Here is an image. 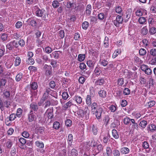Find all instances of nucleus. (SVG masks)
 <instances>
[{
  "instance_id": "obj_1",
  "label": "nucleus",
  "mask_w": 156,
  "mask_h": 156,
  "mask_svg": "<svg viewBox=\"0 0 156 156\" xmlns=\"http://www.w3.org/2000/svg\"><path fill=\"white\" fill-rule=\"evenodd\" d=\"M90 112L87 107H85L84 109L80 108L77 111V114L80 117L88 119L89 118Z\"/></svg>"
},
{
  "instance_id": "obj_2",
  "label": "nucleus",
  "mask_w": 156,
  "mask_h": 156,
  "mask_svg": "<svg viewBox=\"0 0 156 156\" xmlns=\"http://www.w3.org/2000/svg\"><path fill=\"white\" fill-rule=\"evenodd\" d=\"M18 46L17 42L15 40L10 42L6 45L7 49L11 51H13L15 48H17Z\"/></svg>"
},
{
  "instance_id": "obj_3",
  "label": "nucleus",
  "mask_w": 156,
  "mask_h": 156,
  "mask_svg": "<svg viewBox=\"0 0 156 156\" xmlns=\"http://www.w3.org/2000/svg\"><path fill=\"white\" fill-rule=\"evenodd\" d=\"M34 8L35 9V14L37 16L44 18L45 16V10L44 9H41L36 6H35Z\"/></svg>"
},
{
  "instance_id": "obj_4",
  "label": "nucleus",
  "mask_w": 156,
  "mask_h": 156,
  "mask_svg": "<svg viewBox=\"0 0 156 156\" xmlns=\"http://www.w3.org/2000/svg\"><path fill=\"white\" fill-rule=\"evenodd\" d=\"M136 15L138 16H141L147 15V11L143 8H138L135 9Z\"/></svg>"
},
{
  "instance_id": "obj_5",
  "label": "nucleus",
  "mask_w": 156,
  "mask_h": 156,
  "mask_svg": "<svg viewBox=\"0 0 156 156\" xmlns=\"http://www.w3.org/2000/svg\"><path fill=\"white\" fill-rule=\"evenodd\" d=\"M123 20V18L121 16L118 15L116 16V19L113 21V22L115 26L119 27V26L120 24L122 23Z\"/></svg>"
},
{
  "instance_id": "obj_6",
  "label": "nucleus",
  "mask_w": 156,
  "mask_h": 156,
  "mask_svg": "<svg viewBox=\"0 0 156 156\" xmlns=\"http://www.w3.org/2000/svg\"><path fill=\"white\" fill-rule=\"evenodd\" d=\"M44 69L46 76H49L51 75L52 71V67L51 66L45 64L44 65Z\"/></svg>"
},
{
  "instance_id": "obj_7",
  "label": "nucleus",
  "mask_w": 156,
  "mask_h": 156,
  "mask_svg": "<svg viewBox=\"0 0 156 156\" xmlns=\"http://www.w3.org/2000/svg\"><path fill=\"white\" fill-rule=\"evenodd\" d=\"M10 105V101L6 100L3 102L0 99V108L2 111L4 110V107L9 108Z\"/></svg>"
},
{
  "instance_id": "obj_8",
  "label": "nucleus",
  "mask_w": 156,
  "mask_h": 156,
  "mask_svg": "<svg viewBox=\"0 0 156 156\" xmlns=\"http://www.w3.org/2000/svg\"><path fill=\"white\" fill-rule=\"evenodd\" d=\"M35 113V112L30 111L28 114V119L29 122H33L36 119V117Z\"/></svg>"
},
{
  "instance_id": "obj_9",
  "label": "nucleus",
  "mask_w": 156,
  "mask_h": 156,
  "mask_svg": "<svg viewBox=\"0 0 156 156\" xmlns=\"http://www.w3.org/2000/svg\"><path fill=\"white\" fill-rule=\"evenodd\" d=\"M30 111H32L33 112H37L39 109L38 106L37 104L35 102H32L31 103L30 105Z\"/></svg>"
},
{
  "instance_id": "obj_10",
  "label": "nucleus",
  "mask_w": 156,
  "mask_h": 156,
  "mask_svg": "<svg viewBox=\"0 0 156 156\" xmlns=\"http://www.w3.org/2000/svg\"><path fill=\"white\" fill-rule=\"evenodd\" d=\"M53 108H51L48 109L46 111L45 114L48 119H51L53 118Z\"/></svg>"
},
{
  "instance_id": "obj_11",
  "label": "nucleus",
  "mask_w": 156,
  "mask_h": 156,
  "mask_svg": "<svg viewBox=\"0 0 156 156\" xmlns=\"http://www.w3.org/2000/svg\"><path fill=\"white\" fill-rule=\"evenodd\" d=\"M91 106V111L93 114H94L95 112L98 109L97 104L95 102H93L90 105Z\"/></svg>"
},
{
  "instance_id": "obj_12",
  "label": "nucleus",
  "mask_w": 156,
  "mask_h": 156,
  "mask_svg": "<svg viewBox=\"0 0 156 156\" xmlns=\"http://www.w3.org/2000/svg\"><path fill=\"white\" fill-rule=\"evenodd\" d=\"M101 73V71L100 67H97L95 68L93 73V76L95 77H98L100 76Z\"/></svg>"
},
{
  "instance_id": "obj_13",
  "label": "nucleus",
  "mask_w": 156,
  "mask_h": 156,
  "mask_svg": "<svg viewBox=\"0 0 156 156\" xmlns=\"http://www.w3.org/2000/svg\"><path fill=\"white\" fill-rule=\"evenodd\" d=\"M102 111V108L101 107H99L98 110L95 112L94 114H95L96 117L97 119H101Z\"/></svg>"
},
{
  "instance_id": "obj_14",
  "label": "nucleus",
  "mask_w": 156,
  "mask_h": 156,
  "mask_svg": "<svg viewBox=\"0 0 156 156\" xmlns=\"http://www.w3.org/2000/svg\"><path fill=\"white\" fill-rule=\"evenodd\" d=\"M105 81L103 78H98L95 82V84L96 85H102L105 84Z\"/></svg>"
},
{
  "instance_id": "obj_15",
  "label": "nucleus",
  "mask_w": 156,
  "mask_h": 156,
  "mask_svg": "<svg viewBox=\"0 0 156 156\" xmlns=\"http://www.w3.org/2000/svg\"><path fill=\"white\" fill-rule=\"evenodd\" d=\"M72 101L70 100L65 104L63 106V108L65 110H69L71 106L73 105Z\"/></svg>"
},
{
  "instance_id": "obj_16",
  "label": "nucleus",
  "mask_w": 156,
  "mask_h": 156,
  "mask_svg": "<svg viewBox=\"0 0 156 156\" xmlns=\"http://www.w3.org/2000/svg\"><path fill=\"white\" fill-rule=\"evenodd\" d=\"M147 130L148 132H154L156 130V126L153 124H149L147 127Z\"/></svg>"
},
{
  "instance_id": "obj_17",
  "label": "nucleus",
  "mask_w": 156,
  "mask_h": 156,
  "mask_svg": "<svg viewBox=\"0 0 156 156\" xmlns=\"http://www.w3.org/2000/svg\"><path fill=\"white\" fill-rule=\"evenodd\" d=\"M73 99L78 104H81L82 102V98L78 95H75Z\"/></svg>"
},
{
  "instance_id": "obj_18",
  "label": "nucleus",
  "mask_w": 156,
  "mask_h": 156,
  "mask_svg": "<svg viewBox=\"0 0 156 156\" xmlns=\"http://www.w3.org/2000/svg\"><path fill=\"white\" fill-rule=\"evenodd\" d=\"M8 38V35L6 33H1L0 34V40L2 41H6Z\"/></svg>"
},
{
  "instance_id": "obj_19",
  "label": "nucleus",
  "mask_w": 156,
  "mask_h": 156,
  "mask_svg": "<svg viewBox=\"0 0 156 156\" xmlns=\"http://www.w3.org/2000/svg\"><path fill=\"white\" fill-rule=\"evenodd\" d=\"M44 130V128L43 127H37L35 129V133L37 134H42Z\"/></svg>"
},
{
  "instance_id": "obj_20",
  "label": "nucleus",
  "mask_w": 156,
  "mask_h": 156,
  "mask_svg": "<svg viewBox=\"0 0 156 156\" xmlns=\"http://www.w3.org/2000/svg\"><path fill=\"white\" fill-rule=\"evenodd\" d=\"M98 94L100 97L104 98L106 96L107 93L105 90H101L98 91Z\"/></svg>"
},
{
  "instance_id": "obj_21",
  "label": "nucleus",
  "mask_w": 156,
  "mask_h": 156,
  "mask_svg": "<svg viewBox=\"0 0 156 156\" xmlns=\"http://www.w3.org/2000/svg\"><path fill=\"white\" fill-rule=\"evenodd\" d=\"M69 156H78L77 151L75 149H73L68 153Z\"/></svg>"
},
{
  "instance_id": "obj_22",
  "label": "nucleus",
  "mask_w": 156,
  "mask_h": 156,
  "mask_svg": "<svg viewBox=\"0 0 156 156\" xmlns=\"http://www.w3.org/2000/svg\"><path fill=\"white\" fill-rule=\"evenodd\" d=\"M130 150L127 147H123L120 149V151L121 153L124 154H126L129 152Z\"/></svg>"
},
{
  "instance_id": "obj_23",
  "label": "nucleus",
  "mask_w": 156,
  "mask_h": 156,
  "mask_svg": "<svg viewBox=\"0 0 156 156\" xmlns=\"http://www.w3.org/2000/svg\"><path fill=\"white\" fill-rule=\"evenodd\" d=\"M60 52L59 51H55L53 52L50 55L51 58L53 57L55 59H57L59 57V54L58 52Z\"/></svg>"
},
{
  "instance_id": "obj_24",
  "label": "nucleus",
  "mask_w": 156,
  "mask_h": 156,
  "mask_svg": "<svg viewBox=\"0 0 156 156\" xmlns=\"http://www.w3.org/2000/svg\"><path fill=\"white\" fill-rule=\"evenodd\" d=\"M148 33V30L146 26L143 27L140 31V33L143 35H146Z\"/></svg>"
},
{
  "instance_id": "obj_25",
  "label": "nucleus",
  "mask_w": 156,
  "mask_h": 156,
  "mask_svg": "<svg viewBox=\"0 0 156 156\" xmlns=\"http://www.w3.org/2000/svg\"><path fill=\"white\" fill-rule=\"evenodd\" d=\"M112 134L113 137L115 139H118L119 138V136L118 133L116 129L112 130Z\"/></svg>"
},
{
  "instance_id": "obj_26",
  "label": "nucleus",
  "mask_w": 156,
  "mask_h": 156,
  "mask_svg": "<svg viewBox=\"0 0 156 156\" xmlns=\"http://www.w3.org/2000/svg\"><path fill=\"white\" fill-rule=\"evenodd\" d=\"M86 102L88 106H90L91 104V98L90 95H87L86 99Z\"/></svg>"
},
{
  "instance_id": "obj_27",
  "label": "nucleus",
  "mask_w": 156,
  "mask_h": 156,
  "mask_svg": "<svg viewBox=\"0 0 156 156\" xmlns=\"http://www.w3.org/2000/svg\"><path fill=\"white\" fill-rule=\"evenodd\" d=\"M35 145L40 148H42L44 147V144L42 141H37L35 143Z\"/></svg>"
},
{
  "instance_id": "obj_28",
  "label": "nucleus",
  "mask_w": 156,
  "mask_h": 156,
  "mask_svg": "<svg viewBox=\"0 0 156 156\" xmlns=\"http://www.w3.org/2000/svg\"><path fill=\"white\" fill-rule=\"evenodd\" d=\"M134 60L135 63L137 65H140L143 62V61L137 56L134 57Z\"/></svg>"
},
{
  "instance_id": "obj_29",
  "label": "nucleus",
  "mask_w": 156,
  "mask_h": 156,
  "mask_svg": "<svg viewBox=\"0 0 156 156\" xmlns=\"http://www.w3.org/2000/svg\"><path fill=\"white\" fill-rule=\"evenodd\" d=\"M91 5L90 4L87 5L86 7V14L89 16L90 15L91 13Z\"/></svg>"
},
{
  "instance_id": "obj_30",
  "label": "nucleus",
  "mask_w": 156,
  "mask_h": 156,
  "mask_svg": "<svg viewBox=\"0 0 156 156\" xmlns=\"http://www.w3.org/2000/svg\"><path fill=\"white\" fill-rule=\"evenodd\" d=\"M146 20L144 17H140L138 20V21L140 24H144L145 23Z\"/></svg>"
},
{
  "instance_id": "obj_31",
  "label": "nucleus",
  "mask_w": 156,
  "mask_h": 156,
  "mask_svg": "<svg viewBox=\"0 0 156 156\" xmlns=\"http://www.w3.org/2000/svg\"><path fill=\"white\" fill-rule=\"evenodd\" d=\"M30 86L32 89L34 90L37 89L38 87L37 83L35 82H31Z\"/></svg>"
},
{
  "instance_id": "obj_32",
  "label": "nucleus",
  "mask_w": 156,
  "mask_h": 156,
  "mask_svg": "<svg viewBox=\"0 0 156 156\" xmlns=\"http://www.w3.org/2000/svg\"><path fill=\"white\" fill-rule=\"evenodd\" d=\"M132 11V9L130 8L128 9L127 10L126 12V17L127 20L129 19L130 17Z\"/></svg>"
},
{
  "instance_id": "obj_33",
  "label": "nucleus",
  "mask_w": 156,
  "mask_h": 156,
  "mask_svg": "<svg viewBox=\"0 0 156 156\" xmlns=\"http://www.w3.org/2000/svg\"><path fill=\"white\" fill-rule=\"evenodd\" d=\"M21 61L20 58L19 56H17L14 62V66H19Z\"/></svg>"
},
{
  "instance_id": "obj_34",
  "label": "nucleus",
  "mask_w": 156,
  "mask_h": 156,
  "mask_svg": "<svg viewBox=\"0 0 156 156\" xmlns=\"http://www.w3.org/2000/svg\"><path fill=\"white\" fill-rule=\"evenodd\" d=\"M95 62L94 61H92V60H89L87 62V66L91 68H93L94 64H95Z\"/></svg>"
},
{
  "instance_id": "obj_35",
  "label": "nucleus",
  "mask_w": 156,
  "mask_h": 156,
  "mask_svg": "<svg viewBox=\"0 0 156 156\" xmlns=\"http://www.w3.org/2000/svg\"><path fill=\"white\" fill-rule=\"evenodd\" d=\"M27 22H30V25L32 27L36 26L37 24V22L36 20L34 19L31 20L30 19H29L28 20Z\"/></svg>"
},
{
  "instance_id": "obj_36",
  "label": "nucleus",
  "mask_w": 156,
  "mask_h": 156,
  "mask_svg": "<svg viewBox=\"0 0 156 156\" xmlns=\"http://www.w3.org/2000/svg\"><path fill=\"white\" fill-rule=\"evenodd\" d=\"M91 128L93 134L95 135H96L98 133V129L97 127L93 125L91 126Z\"/></svg>"
},
{
  "instance_id": "obj_37",
  "label": "nucleus",
  "mask_w": 156,
  "mask_h": 156,
  "mask_svg": "<svg viewBox=\"0 0 156 156\" xmlns=\"http://www.w3.org/2000/svg\"><path fill=\"white\" fill-rule=\"evenodd\" d=\"M85 58V54H80L78 56V60L81 62L83 61Z\"/></svg>"
},
{
  "instance_id": "obj_38",
  "label": "nucleus",
  "mask_w": 156,
  "mask_h": 156,
  "mask_svg": "<svg viewBox=\"0 0 156 156\" xmlns=\"http://www.w3.org/2000/svg\"><path fill=\"white\" fill-rule=\"evenodd\" d=\"M60 3L57 0H54L52 3V5L54 8H56L58 7Z\"/></svg>"
},
{
  "instance_id": "obj_39",
  "label": "nucleus",
  "mask_w": 156,
  "mask_h": 156,
  "mask_svg": "<svg viewBox=\"0 0 156 156\" xmlns=\"http://www.w3.org/2000/svg\"><path fill=\"white\" fill-rule=\"evenodd\" d=\"M73 136L71 134L68 135V144L69 145H71L73 142Z\"/></svg>"
},
{
  "instance_id": "obj_40",
  "label": "nucleus",
  "mask_w": 156,
  "mask_h": 156,
  "mask_svg": "<svg viewBox=\"0 0 156 156\" xmlns=\"http://www.w3.org/2000/svg\"><path fill=\"white\" fill-rule=\"evenodd\" d=\"M23 74L21 73H19L17 74L16 77V81L18 82L22 78Z\"/></svg>"
},
{
  "instance_id": "obj_41",
  "label": "nucleus",
  "mask_w": 156,
  "mask_h": 156,
  "mask_svg": "<svg viewBox=\"0 0 156 156\" xmlns=\"http://www.w3.org/2000/svg\"><path fill=\"white\" fill-rule=\"evenodd\" d=\"M148 22L150 27H152L155 24V21L153 18H149L148 19Z\"/></svg>"
},
{
  "instance_id": "obj_42",
  "label": "nucleus",
  "mask_w": 156,
  "mask_h": 156,
  "mask_svg": "<svg viewBox=\"0 0 156 156\" xmlns=\"http://www.w3.org/2000/svg\"><path fill=\"white\" fill-rule=\"evenodd\" d=\"M0 46L2 48L0 49V57L4 55L5 51V47L0 43Z\"/></svg>"
},
{
  "instance_id": "obj_43",
  "label": "nucleus",
  "mask_w": 156,
  "mask_h": 156,
  "mask_svg": "<svg viewBox=\"0 0 156 156\" xmlns=\"http://www.w3.org/2000/svg\"><path fill=\"white\" fill-rule=\"evenodd\" d=\"M117 107L116 105H111L109 106L108 108L111 111V112H114L117 110Z\"/></svg>"
},
{
  "instance_id": "obj_44",
  "label": "nucleus",
  "mask_w": 156,
  "mask_h": 156,
  "mask_svg": "<svg viewBox=\"0 0 156 156\" xmlns=\"http://www.w3.org/2000/svg\"><path fill=\"white\" fill-rule=\"evenodd\" d=\"M22 112L23 110L21 108H18L16 111V115L19 118L22 115Z\"/></svg>"
},
{
  "instance_id": "obj_45",
  "label": "nucleus",
  "mask_w": 156,
  "mask_h": 156,
  "mask_svg": "<svg viewBox=\"0 0 156 156\" xmlns=\"http://www.w3.org/2000/svg\"><path fill=\"white\" fill-rule=\"evenodd\" d=\"M104 46L106 48L108 47L109 46L108 38L106 37L104 41Z\"/></svg>"
},
{
  "instance_id": "obj_46",
  "label": "nucleus",
  "mask_w": 156,
  "mask_h": 156,
  "mask_svg": "<svg viewBox=\"0 0 156 156\" xmlns=\"http://www.w3.org/2000/svg\"><path fill=\"white\" fill-rule=\"evenodd\" d=\"M110 136L108 134H107L104 136L103 138V141L105 143H107L108 142Z\"/></svg>"
},
{
  "instance_id": "obj_47",
  "label": "nucleus",
  "mask_w": 156,
  "mask_h": 156,
  "mask_svg": "<svg viewBox=\"0 0 156 156\" xmlns=\"http://www.w3.org/2000/svg\"><path fill=\"white\" fill-rule=\"evenodd\" d=\"M149 32L151 34H154L156 33V28L155 27H151L149 29Z\"/></svg>"
},
{
  "instance_id": "obj_48",
  "label": "nucleus",
  "mask_w": 156,
  "mask_h": 156,
  "mask_svg": "<svg viewBox=\"0 0 156 156\" xmlns=\"http://www.w3.org/2000/svg\"><path fill=\"white\" fill-rule=\"evenodd\" d=\"M147 124V121L145 120H143L140 122L139 125L140 126L143 128H144L146 126Z\"/></svg>"
},
{
  "instance_id": "obj_49",
  "label": "nucleus",
  "mask_w": 156,
  "mask_h": 156,
  "mask_svg": "<svg viewBox=\"0 0 156 156\" xmlns=\"http://www.w3.org/2000/svg\"><path fill=\"white\" fill-rule=\"evenodd\" d=\"M27 62L28 65H33L34 63V60L32 58H28L27 60Z\"/></svg>"
},
{
  "instance_id": "obj_50",
  "label": "nucleus",
  "mask_w": 156,
  "mask_h": 156,
  "mask_svg": "<svg viewBox=\"0 0 156 156\" xmlns=\"http://www.w3.org/2000/svg\"><path fill=\"white\" fill-rule=\"evenodd\" d=\"M6 80L5 79L2 78L0 79V88L2 86H4L6 83Z\"/></svg>"
},
{
  "instance_id": "obj_51",
  "label": "nucleus",
  "mask_w": 156,
  "mask_h": 156,
  "mask_svg": "<svg viewBox=\"0 0 156 156\" xmlns=\"http://www.w3.org/2000/svg\"><path fill=\"white\" fill-rule=\"evenodd\" d=\"M100 64L104 66H106L108 64V61L105 59H100Z\"/></svg>"
},
{
  "instance_id": "obj_52",
  "label": "nucleus",
  "mask_w": 156,
  "mask_h": 156,
  "mask_svg": "<svg viewBox=\"0 0 156 156\" xmlns=\"http://www.w3.org/2000/svg\"><path fill=\"white\" fill-rule=\"evenodd\" d=\"M89 25V23L85 21L82 23V27L83 29L86 30L88 28Z\"/></svg>"
},
{
  "instance_id": "obj_53",
  "label": "nucleus",
  "mask_w": 156,
  "mask_h": 156,
  "mask_svg": "<svg viewBox=\"0 0 156 156\" xmlns=\"http://www.w3.org/2000/svg\"><path fill=\"white\" fill-rule=\"evenodd\" d=\"M110 120V118L108 115H105L104 117L103 121H104L105 124L107 125L108 123Z\"/></svg>"
},
{
  "instance_id": "obj_54",
  "label": "nucleus",
  "mask_w": 156,
  "mask_h": 156,
  "mask_svg": "<svg viewBox=\"0 0 156 156\" xmlns=\"http://www.w3.org/2000/svg\"><path fill=\"white\" fill-rule=\"evenodd\" d=\"M41 58L42 59L46 62H49L50 61V59L48 58V56L46 55H42L41 56Z\"/></svg>"
},
{
  "instance_id": "obj_55",
  "label": "nucleus",
  "mask_w": 156,
  "mask_h": 156,
  "mask_svg": "<svg viewBox=\"0 0 156 156\" xmlns=\"http://www.w3.org/2000/svg\"><path fill=\"white\" fill-rule=\"evenodd\" d=\"M60 123L58 122H55L53 123V127L54 128L56 129H58L60 127Z\"/></svg>"
},
{
  "instance_id": "obj_56",
  "label": "nucleus",
  "mask_w": 156,
  "mask_h": 156,
  "mask_svg": "<svg viewBox=\"0 0 156 156\" xmlns=\"http://www.w3.org/2000/svg\"><path fill=\"white\" fill-rule=\"evenodd\" d=\"M122 91L119 90L116 91V93L115 94L117 98H120L122 97Z\"/></svg>"
},
{
  "instance_id": "obj_57",
  "label": "nucleus",
  "mask_w": 156,
  "mask_h": 156,
  "mask_svg": "<svg viewBox=\"0 0 156 156\" xmlns=\"http://www.w3.org/2000/svg\"><path fill=\"white\" fill-rule=\"evenodd\" d=\"M23 25V23L22 22L19 21L17 22L15 24V27L17 29L20 28Z\"/></svg>"
},
{
  "instance_id": "obj_58",
  "label": "nucleus",
  "mask_w": 156,
  "mask_h": 156,
  "mask_svg": "<svg viewBox=\"0 0 156 156\" xmlns=\"http://www.w3.org/2000/svg\"><path fill=\"white\" fill-rule=\"evenodd\" d=\"M62 98L65 100H66L69 97V96L68 95L67 92H63L62 93Z\"/></svg>"
},
{
  "instance_id": "obj_59",
  "label": "nucleus",
  "mask_w": 156,
  "mask_h": 156,
  "mask_svg": "<svg viewBox=\"0 0 156 156\" xmlns=\"http://www.w3.org/2000/svg\"><path fill=\"white\" fill-rule=\"evenodd\" d=\"M122 11V9L121 7L117 6L115 8V12L116 13L120 14Z\"/></svg>"
},
{
  "instance_id": "obj_60",
  "label": "nucleus",
  "mask_w": 156,
  "mask_h": 156,
  "mask_svg": "<svg viewBox=\"0 0 156 156\" xmlns=\"http://www.w3.org/2000/svg\"><path fill=\"white\" fill-rule=\"evenodd\" d=\"M139 53L140 55L143 56L146 53V50L144 48H141L139 51Z\"/></svg>"
},
{
  "instance_id": "obj_61",
  "label": "nucleus",
  "mask_w": 156,
  "mask_h": 156,
  "mask_svg": "<svg viewBox=\"0 0 156 156\" xmlns=\"http://www.w3.org/2000/svg\"><path fill=\"white\" fill-rule=\"evenodd\" d=\"M120 53V51L119 50H116L112 55V58H116Z\"/></svg>"
},
{
  "instance_id": "obj_62",
  "label": "nucleus",
  "mask_w": 156,
  "mask_h": 156,
  "mask_svg": "<svg viewBox=\"0 0 156 156\" xmlns=\"http://www.w3.org/2000/svg\"><path fill=\"white\" fill-rule=\"evenodd\" d=\"M13 37L14 38L16 39H18L21 37L20 33H16L13 34Z\"/></svg>"
},
{
  "instance_id": "obj_63",
  "label": "nucleus",
  "mask_w": 156,
  "mask_h": 156,
  "mask_svg": "<svg viewBox=\"0 0 156 156\" xmlns=\"http://www.w3.org/2000/svg\"><path fill=\"white\" fill-rule=\"evenodd\" d=\"M142 42L143 44H144V46L146 48V47H147L149 44V42L148 40L146 39L145 38H144L142 40Z\"/></svg>"
},
{
  "instance_id": "obj_64",
  "label": "nucleus",
  "mask_w": 156,
  "mask_h": 156,
  "mask_svg": "<svg viewBox=\"0 0 156 156\" xmlns=\"http://www.w3.org/2000/svg\"><path fill=\"white\" fill-rule=\"evenodd\" d=\"M155 101H151L148 102V105L149 108L153 107L155 104Z\"/></svg>"
}]
</instances>
